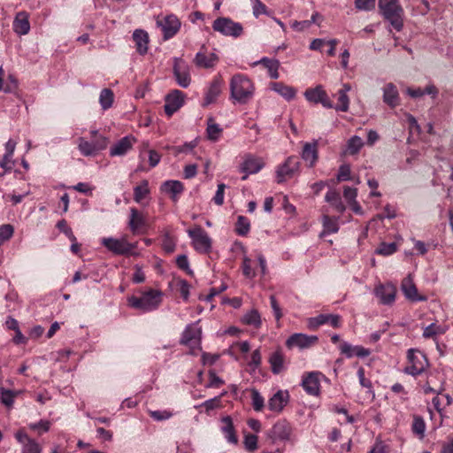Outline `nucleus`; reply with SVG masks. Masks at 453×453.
I'll use <instances>...</instances> for the list:
<instances>
[{
	"label": "nucleus",
	"instance_id": "nucleus-11",
	"mask_svg": "<svg viewBox=\"0 0 453 453\" xmlns=\"http://www.w3.org/2000/svg\"><path fill=\"white\" fill-rule=\"evenodd\" d=\"M401 290L405 298L411 302H425L427 300L426 296L418 294V288L411 275L406 276L402 280Z\"/></svg>",
	"mask_w": 453,
	"mask_h": 453
},
{
	"label": "nucleus",
	"instance_id": "nucleus-55",
	"mask_svg": "<svg viewBox=\"0 0 453 453\" xmlns=\"http://www.w3.org/2000/svg\"><path fill=\"white\" fill-rule=\"evenodd\" d=\"M252 3L253 15L257 18L261 14H266L267 7L260 0H250Z\"/></svg>",
	"mask_w": 453,
	"mask_h": 453
},
{
	"label": "nucleus",
	"instance_id": "nucleus-12",
	"mask_svg": "<svg viewBox=\"0 0 453 453\" xmlns=\"http://www.w3.org/2000/svg\"><path fill=\"white\" fill-rule=\"evenodd\" d=\"M185 94L178 89L169 93L165 96V112L167 116L171 117L184 104Z\"/></svg>",
	"mask_w": 453,
	"mask_h": 453
},
{
	"label": "nucleus",
	"instance_id": "nucleus-41",
	"mask_svg": "<svg viewBox=\"0 0 453 453\" xmlns=\"http://www.w3.org/2000/svg\"><path fill=\"white\" fill-rule=\"evenodd\" d=\"M149 193V182L148 180H143L134 188V199L136 203H141Z\"/></svg>",
	"mask_w": 453,
	"mask_h": 453
},
{
	"label": "nucleus",
	"instance_id": "nucleus-25",
	"mask_svg": "<svg viewBox=\"0 0 453 453\" xmlns=\"http://www.w3.org/2000/svg\"><path fill=\"white\" fill-rule=\"evenodd\" d=\"M383 101L391 108H395L399 104V93L395 84L388 83L384 86Z\"/></svg>",
	"mask_w": 453,
	"mask_h": 453
},
{
	"label": "nucleus",
	"instance_id": "nucleus-18",
	"mask_svg": "<svg viewBox=\"0 0 453 453\" xmlns=\"http://www.w3.org/2000/svg\"><path fill=\"white\" fill-rule=\"evenodd\" d=\"M201 334L202 330L197 324L188 325L182 333L180 343L190 347L196 346L200 342Z\"/></svg>",
	"mask_w": 453,
	"mask_h": 453
},
{
	"label": "nucleus",
	"instance_id": "nucleus-23",
	"mask_svg": "<svg viewBox=\"0 0 453 453\" xmlns=\"http://www.w3.org/2000/svg\"><path fill=\"white\" fill-rule=\"evenodd\" d=\"M17 441L23 445L21 453H41V447L23 431H18L15 434Z\"/></svg>",
	"mask_w": 453,
	"mask_h": 453
},
{
	"label": "nucleus",
	"instance_id": "nucleus-64",
	"mask_svg": "<svg viewBox=\"0 0 453 453\" xmlns=\"http://www.w3.org/2000/svg\"><path fill=\"white\" fill-rule=\"evenodd\" d=\"M244 444L247 449L253 451L257 449V437L254 434H248L245 436Z\"/></svg>",
	"mask_w": 453,
	"mask_h": 453
},
{
	"label": "nucleus",
	"instance_id": "nucleus-2",
	"mask_svg": "<svg viewBox=\"0 0 453 453\" xmlns=\"http://www.w3.org/2000/svg\"><path fill=\"white\" fill-rule=\"evenodd\" d=\"M163 293L157 289H149L142 292L140 296H130L127 299L128 305L143 312L154 311L162 303Z\"/></svg>",
	"mask_w": 453,
	"mask_h": 453
},
{
	"label": "nucleus",
	"instance_id": "nucleus-5",
	"mask_svg": "<svg viewBox=\"0 0 453 453\" xmlns=\"http://www.w3.org/2000/svg\"><path fill=\"white\" fill-rule=\"evenodd\" d=\"M188 236L192 239L195 250L200 253H208L211 248V240L208 234L201 227L196 226L188 230Z\"/></svg>",
	"mask_w": 453,
	"mask_h": 453
},
{
	"label": "nucleus",
	"instance_id": "nucleus-32",
	"mask_svg": "<svg viewBox=\"0 0 453 453\" xmlns=\"http://www.w3.org/2000/svg\"><path fill=\"white\" fill-rule=\"evenodd\" d=\"M325 199L339 213H342L346 207L342 201L340 193L334 189H330L326 194Z\"/></svg>",
	"mask_w": 453,
	"mask_h": 453
},
{
	"label": "nucleus",
	"instance_id": "nucleus-31",
	"mask_svg": "<svg viewBox=\"0 0 453 453\" xmlns=\"http://www.w3.org/2000/svg\"><path fill=\"white\" fill-rule=\"evenodd\" d=\"M302 158L309 164V166H313L318 159V144L317 142L312 143L306 142L303 145L302 151Z\"/></svg>",
	"mask_w": 453,
	"mask_h": 453
},
{
	"label": "nucleus",
	"instance_id": "nucleus-59",
	"mask_svg": "<svg viewBox=\"0 0 453 453\" xmlns=\"http://www.w3.org/2000/svg\"><path fill=\"white\" fill-rule=\"evenodd\" d=\"M355 6L360 11H370L375 7V0H356Z\"/></svg>",
	"mask_w": 453,
	"mask_h": 453
},
{
	"label": "nucleus",
	"instance_id": "nucleus-21",
	"mask_svg": "<svg viewBox=\"0 0 453 453\" xmlns=\"http://www.w3.org/2000/svg\"><path fill=\"white\" fill-rule=\"evenodd\" d=\"M342 354L345 355L348 358L353 357H368L371 351L362 346H353L347 342H341L339 346Z\"/></svg>",
	"mask_w": 453,
	"mask_h": 453
},
{
	"label": "nucleus",
	"instance_id": "nucleus-42",
	"mask_svg": "<svg viewBox=\"0 0 453 453\" xmlns=\"http://www.w3.org/2000/svg\"><path fill=\"white\" fill-rule=\"evenodd\" d=\"M114 100V94L110 88H104L99 96V103L104 110L111 107Z\"/></svg>",
	"mask_w": 453,
	"mask_h": 453
},
{
	"label": "nucleus",
	"instance_id": "nucleus-54",
	"mask_svg": "<svg viewBox=\"0 0 453 453\" xmlns=\"http://www.w3.org/2000/svg\"><path fill=\"white\" fill-rule=\"evenodd\" d=\"M17 393L11 390H2L1 394V402L7 407H11L13 404L14 398L16 397Z\"/></svg>",
	"mask_w": 453,
	"mask_h": 453
},
{
	"label": "nucleus",
	"instance_id": "nucleus-45",
	"mask_svg": "<svg viewBox=\"0 0 453 453\" xmlns=\"http://www.w3.org/2000/svg\"><path fill=\"white\" fill-rule=\"evenodd\" d=\"M412 431L414 434L423 438L426 431V424L422 417L415 415L412 422Z\"/></svg>",
	"mask_w": 453,
	"mask_h": 453
},
{
	"label": "nucleus",
	"instance_id": "nucleus-14",
	"mask_svg": "<svg viewBox=\"0 0 453 453\" xmlns=\"http://www.w3.org/2000/svg\"><path fill=\"white\" fill-rule=\"evenodd\" d=\"M321 373L319 372H311L303 374L302 386L304 391L311 395L317 396L320 392V378Z\"/></svg>",
	"mask_w": 453,
	"mask_h": 453
},
{
	"label": "nucleus",
	"instance_id": "nucleus-63",
	"mask_svg": "<svg viewBox=\"0 0 453 453\" xmlns=\"http://www.w3.org/2000/svg\"><path fill=\"white\" fill-rule=\"evenodd\" d=\"M338 181H344L350 180V168L347 165H343L340 167L337 174Z\"/></svg>",
	"mask_w": 453,
	"mask_h": 453
},
{
	"label": "nucleus",
	"instance_id": "nucleus-39",
	"mask_svg": "<svg viewBox=\"0 0 453 453\" xmlns=\"http://www.w3.org/2000/svg\"><path fill=\"white\" fill-rule=\"evenodd\" d=\"M206 132L208 139L212 142H216L221 135L222 128L219 127V125L214 122L213 119L210 118L208 119Z\"/></svg>",
	"mask_w": 453,
	"mask_h": 453
},
{
	"label": "nucleus",
	"instance_id": "nucleus-20",
	"mask_svg": "<svg viewBox=\"0 0 453 453\" xmlns=\"http://www.w3.org/2000/svg\"><path fill=\"white\" fill-rule=\"evenodd\" d=\"M289 400L288 391L279 390L268 400V409L274 412H280Z\"/></svg>",
	"mask_w": 453,
	"mask_h": 453
},
{
	"label": "nucleus",
	"instance_id": "nucleus-37",
	"mask_svg": "<svg viewBox=\"0 0 453 453\" xmlns=\"http://www.w3.org/2000/svg\"><path fill=\"white\" fill-rule=\"evenodd\" d=\"M78 148L81 153L86 157L96 155L102 150V146L94 147L92 142H88L82 137L78 140Z\"/></svg>",
	"mask_w": 453,
	"mask_h": 453
},
{
	"label": "nucleus",
	"instance_id": "nucleus-52",
	"mask_svg": "<svg viewBox=\"0 0 453 453\" xmlns=\"http://www.w3.org/2000/svg\"><path fill=\"white\" fill-rule=\"evenodd\" d=\"M396 251V244L395 242H382L377 250V253L383 256L392 255Z\"/></svg>",
	"mask_w": 453,
	"mask_h": 453
},
{
	"label": "nucleus",
	"instance_id": "nucleus-28",
	"mask_svg": "<svg viewBox=\"0 0 453 453\" xmlns=\"http://www.w3.org/2000/svg\"><path fill=\"white\" fill-rule=\"evenodd\" d=\"M133 39L135 42L136 50L139 54L144 55L148 51L149 35L142 29H136L133 33Z\"/></svg>",
	"mask_w": 453,
	"mask_h": 453
},
{
	"label": "nucleus",
	"instance_id": "nucleus-35",
	"mask_svg": "<svg viewBox=\"0 0 453 453\" xmlns=\"http://www.w3.org/2000/svg\"><path fill=\"white\" fill-rule=\"evenodd\" d=\"M272 372L274 374H279L284 370V356L280 350H276L272 353L269 357Z\"/></svg>",
	"mask_w": 453,
	"mask_h": 453
},
{
	"label": "nucleus",
	"instance_id": "nucleus-10",
	"mask_svg": "<svg viewBox=\"0 0 453 453\" xmlns=\"http://www.w3.org/2000/svg\"><path fill=\"white\" fill-rule=\"evenodd\" d=\"M304 96L307 101L313 104H321L325 108L332 109L334 105L329 99L326 92L323 87L319 85L313 88H308L304 92Z\"/></svg>",
	"mask_w": 453,
	"mask_h": 453
},
{
	"label": "nucleus",
	"instance_id": "nucleus-47",
	"mask_svg": "<svg viewBox=\"0 0 453 453\" xmlns=\"http://www.w3.org/2000/svg\"><path fill=\"white\" fill-rule=\"evenodd\" d=\"M363 145V140L359 136L354 135L348 141V152L350 155L357 154Z\"/></svg>",
	"mask_w": 453,
	"mask_h": 453
},
{
	"label": "nucleus",
	"instance_id": "nucleus-43",
	"mask_svg": "<svg viewBox=\"0 0 453 453\" xmlns=\"http://www.w3.org/2000/svg\"><path fill=\"white\" fill-rule=\"evenodd\" d=\"M242 322L249 326L259 327L261 325L260 314L257 310L248 311L242 318Z\"/></svg>",
	"mask_w": 453,
	"mask_h": 453
},
{
	"label": "nucleus",
	"instance_id": "nucleus-48",
	"mask_svg": "<svg viewBox=\"0 0 453 453\" xmlns=\"http://www.w3.org/2000/svg\"><path fill=\"white\" fill-rule=\"evenodd\" d=\"M252 406L256 411H260L265 406L264 397L257 389L251 391Z\"/></svg>",
	"mask_w": 453,
	"mask_h": 453
},
{
	"label": "nucleus",
	"instance_id": "nucleus-30",
	"mask_svg": "<svg viewBox=\"0 0 453 453\" xmlns=\"http://www.w3.org/2000/svg\"><path fill=\"white\" fill-rule=\"evenodd\" d=\"M128 226L133 234H137L142 227L146 226L145 218L135 208L130 209Z\"/></svg>",
	"mask_w": 453,
	"mask_h": 453
},
{
	"label": "nucleus",
	"instance_id": "nucleus-50",
	"mask_svg": "<svg viewBox=\"0 0 453 453\" xmlns=\"http://www.w3.org/2000/svg\"><path fill=\"white\" fill-rule=\"evenodd\" d=\"M162 247L166 253H173L175 250V241L168 233L163 236Z\"/></svg>",
	"mask_w": 453,
	"mask_h": 453
},
{
	"label": "nucleus",
	"instance_id": "nucleus-27",
	"mask_svg": "<svg viewBox=\"0 0 453 453\" xmlns=\"http://www.w3.org/2000/svg\"><path fill=\"white\" fill-rule=\"evenodd\" d=\"M339 218L330 217L327 214H323L321 223L323 230L319 237H324L326 234H336L339 231Z\"/></svg>",
	"mask_w": 453,
	"mask_h": 453
},
{
	"label": "nucleus",
	"instance_id": "nucleus-58",
	"mask_svg": "<svg viewBox=\"0 0 453 453\" xmlns=\"http://www.w3.org/2000/svg\"><path fill=\"white\" fill-rule=\"evenodd\" d=\"M242 273L249 279H252L256 275L255 271L251 267V260L247 257L242 261Z\"/></svg>",
	"mask_w": 453,
	"mask_h": 453
},
{
	"label": "nucleus",
	"instance_id": "nucleus-61",
	"mask_svg": "<svg viewBox=\"0 0 453 453\" xmlns=\"http://www.w3.org/2000/svg\"><path fill=\"white\" fill-rule=\"evenodd\" d=\"M209 378H210V381H209V383L206 386L207 388H219L220 386H222L224 384L223 380H221L215 373L214 371H210L209 372Z\"/></svg>",
	"mask_w": 453,
	"mask_h": 453
},
{
	"label": "nucleus",
	"instance_id": "nucleus-6",
	"mask_svg": "<svg viewBox=\"0 0 453 453\" xmlns=\"http://www.w3.org/2000/svg\"><path fill=\"white\" fill-rule=\"evenodd\" d=\"M409 365L405 368V372L413 376L422 373L427 366L426 356L418 350L409 349L408 351Z\"/></svg>",
	"mask_w": 453,
	"mask_h": 453
},
{
	"label": "nucleus",
	"instance_id": "nucleus-44",
	"mask_svg": "<svg viewBox=\"0 0 453 453\" xmlns=\"http://www.w3.org/2000/svg\"><path fill=\"white\" fill-rule=\"evenodd\" d=\"M163 188L167 193L178 195L183 191V185L179 180H167L163 184Z\"/></svg>",
	"mask_w": 453,
	"mask_h": 453
},
{
	"label": "nucleus",
	"instance_id": "nucleus-34",
	"mask_svg": "<svg viewBox=\"0 0 453 453\" xmlns=\"http://www.w3.org/2000/svg\"><path fill=\"white\" fill-rule=\"evenodd\" d=\"M254 65H263L268 71L269 75L272 79L279 78V67L280 61L275 58H263L260 60L254 63Z\"/></svg>",
	"mask_w": 453,
	"mask_h": 453
},
{
	"label": "nucleus",
	"instance_id": "nucleus-26",
	"mask_svg": "<svg viewBox=\"0 0 453 453\" xmlns=\"http://www.w3.org/2000/svg\"><path fill=\"white\" fill-rule=\"evenodd\" d=\"M222 80L219 78H216L211 81L204 96L203 106L209 105L216 101L222 91Z\"/></svg>",
	"mask_w": 453,
	"mask_h": 453
},
{
	"label": "nucleus",
	"instance_id": "nucleus-56",
	"mask_svg": "<svg viewBox=\"0 0 453 453\" xmlns=\"http://www.w3.org/2000/svg\"><path fill=\"white\" fill-rule=\"evenodd\" d=\"M150 416L154 420L163 421V420L169 419L173 416V413L171 411H165H165H150Z\"/></svg>",
	"mask_w": 453,
	"mask_h": 453
},
{
	"label": "nucleus",
	"instance_id": "nucleus-33",
	"mask_svg": "<svg viewBox=\"0 0 453 453\" xmlns=\"http://www.w3.org/2000/svg\"><path fill=\"white\" fill-rule=\"evenodd\" d=\"M271 88L284 97L286 100H291L296 96V90L282 82H272L270 84Z\"/></svg>",
	"mask_w": 453,
	"mask_h": 453
},
{
	"label": "nucleus",
	"instance_id": "nucleus-60",
	"mask_svg": "<svg viewBox=\"0 0 453 453\" xmlns=\"http://www.w3.org/2000/svg\"><path fill=\"white\" fill-rule=\"evenodd\" d=\"M357 196V188H353L350 187H344L343 196L349 204L356 202Z\"/></svg>",
	"mask_w": 453,
	"mask_h": 453
},
{
	"label": "nucleus",
	"instance_id": "nucleus-4",
	"mask_svg": "<svg viewBox=\"0 0 453 453\" xmlns=\"http://www.w3.org/2000/svg\"><path fill=\"white\" fill-rule=\"evenodd\" d=\"M212 28L214 31L225 36H232L234 38L241 36L243 33V27L241 23L234 22L226 17L216 19L212 23Z\"/></svg>",
	"mask_w": 453,
	"mask_h": 453
},
{
	"label": "nucleus",
	"instance_id": "nucleus-1",
	"mask_svg": "<svg viewBox=\"0 0 453 453\" xmlns=\"http://www.w3.org/2000/svg\"><path fill=\"white\" fill-rule=\"evenodd\" d=\"M230 98L235 104H245L251 100L255 92L252 81L242 73L234 74L229 82Z\"/></svg>",
	"mask_w": 453,
	"mask_h": 453
},
{
	"label": "nucleus",
	"instance_id": "nucleus-36",
	"mask_svg": "<svg viewBox=\"0 0 453 453\" xmlns=\"http://www.w3.org/2000/svg\"><path fill=\"white\" fill-rule=\"evenodd\" d=\"M446 331V326L432 323L424 328L423 337L426 339H435L438 335L443 334Z\"/></svg>",
	"mask_w": 453,
	"mask_h": 453
},
{
	"label": "nucleus",
	"instance_id": "nucleus-57",
	"mask_svg": "<svg viewBox=\"0 0 453 453\" xmlns=\"http://www.w3.org/2000/svg\"><path fill=\"white\" fill-rule=\"evenodd\" d=\"M357 376L359 379L360 385L364 388H368L369 392L372 393V396H374L373 392L372 391V382L370 380L366 379L365 376V369L360 367L357 371Z\"/></svg>",
	"mask_w": 453,
	"mask_h": 453
},
{
	"label": "nucleus",
	"instance_id": "nucleus-24",
	"mask_svg": "<svg viewBox=\"0 0 453 453\" xmlns=\"http://www.w3.org/2000/svg\"><path fill=\"white\" fill-rule=\"evenodd\" d=\"M324 324H330L333 327L341 326V317L335 314H320L310 319V326H319Z\"/></svg>",
	"mask_w": 453,
	"mask_h": 453
},
{
	"label": "nucleus",
	"instance_id": "nucleus-46",
	"mask_svg": "<svg viewBox=\"0 0 453 453\" xmlns=\"http://www.w3.org/2000/svg\"><path fill=\"white\" fill-rule=\"evenodd\" d=\"M250 228V224L249 219L244 216H239L236 223V233L239 235L244 236L249 233Z\"/></svg>",
	"mask_w": 453,
	"mask_h": 453
},
{
	"label": "nucleus",
	"instance_id": "nucleus-62",
	"mask_svg": "<svg viewBox=\"0 0 453 453\" xmlns=\"http://www.w3.org/2000/svg\"><path fill=\"white\" fill-rule=\"evenodd\" d=\"M226 185L220 183L218 185V189L213 197V201L217 205H222L224 203V193H225Z\"/></svg>",
	"mask_w": 453,
	"mask_h": 453
},
{
	"label": "nucleus",
	"instance_id": "nucleus-51",
	"mask_svg": "<svg viewBox=\"0 0 453 453\" xmlns=\"http://www.w3.org/2000/svg\"><path fill=\"white\" fill-rule=\"evenodd\" d=\"M349 106V99L348 95L338 92V104L334 107L336 111L343 112L348 111Z\"/></svg>",
	"mask_w": 453,
	"mask_h": 453
},
{
	"label": "nucleus",
	"instance_id": "nucleus-16",
	"mask_svg": "<svg viewBox=\"0 0 453 453\" xmlns=\"http://www.w3.org/2000/svg\"><path fill=\"white\" fill-rule=\"evenodd\" d=\"M319 338L315 335H307L304 334H294L288 337L286 345L288 348L297 347L299 349H307L318 342Z\"/></svg>",
	"mask_w": 453,
	"mask_h": 453
},
{
	"label": "nucleus",
	"instance_id": "nucleus-13",
	"mask_svg": "<svg viewBox=\"0 0 453 453\" xmlns=\"http://www.w3.org/2000/svg\"><path fill=\"white\" fill-rule=\"evenodd\" d=\"M375 296L380 299V303L391 305L395 303L396 288L392 283L380 284L374 289Z\"/></svg>",
	"mask_w": 453,
	"mask_h": 453
},
{
	"label": "nucleus",
	"instance_id": "nucleus-15",
	"mask_svg": "<svg viewBox=\"0 0 453 453\" xmlns=\"http://www.w3.org/2000/svg\"><path fill=\"white\" fill-rule=\"evenodd\" d=\"M218 60V56L213 52H208L206 46L203 45L196 53L194 63L200 68H212L216 65Z\"/></svg>",
	"mask_w": 453,
	"mask_h": 453
},
{
	"label": "nucleus",
	"instance_id": "nucleus-40",
	"mask_svg": "<svg viewBox=\"0 0 453 453\" xmlns=\"http://www.w3.org/2000/svg\"><path fill=\"white\" fill-rule=\"evenodd\" d=\"M173 73L176 77L177 82L180 87H188V85L190 84V76L187 71L181 70L180 66L176 64L173 67Z\"/></svg>",
	"mask_w": 453,
	"mask_h": 453
},
{
	"label": "nucleus",
	"instance_id": "nucleus-49",
	"mask_svg": "<svg viewBox=\"0 0 453 453\" xmlns=\"http://www.w3.org/2000/svg\"><path fill=\"white\" fill-rule=\"evenodd\" d=\"M14 228L10 224H5L0 226V246L12 236Z\"/></svg>",
	"mask_w": 453,
	"mask_h": 453
},
{
	"label": "nucleus",
	"instance_id": "nucleus-7",
	"mask_svg": "<svg viewBox=\"0 0 453 453\" xmlns=\"http://www.w3.org/2000/svg\"><path fill=\"white\" fill-rule=\"evenodd\" d=\"M102 244L116 255L129 254L132 250L135 248V245L128 242L126 238H104L102 240Z\"/></svg>",
	"mask_w": 453,
	"mask_h": 453
},
{
	"label": "nucleus",
	"instance_id": "nucleus-22",
	"mask_svg": "<svg viewBox=\"0 0 453 453\" xmlns=\"http://www.w3.org/2000/svg\"><path fill=\"white\" fill-rule=\"evenodd\" d=\"M135 142V138L132 135L125 136L111 146L110 155L111 157L123 156L130 150Z\"/></svg>",
	"mask_w": 453,
	"mask_h": 453
},
{
	"label": "nucleus",
	"instance_id": "nucleus-29",
	"mask_svg": "<svg viewBox=\"0 0 453 453\" xmlns=\"http://www.w3.org/2000/svg\"><path fill=\"white\" fill-rule=\"evenodd\" d=\"M13 30L20 35L28 34L30 24L26 12H19L13 21Z\"/></svg>",
	"mask_w": 453,
	"mask_h": 453
},
{
	"label": "nucleus",
	"instance_id": "nucleus-19",
	"mask_svg": "<svg viewBox=\"0 0 453 453\" xmlns=\"http://www.w3.org/2000/svg\"><path fill=\"white\" fill-rule=\"evenodd\" d=\"M299 162L296 157H288L277 170V182L281 183L291 178L298 169Z\"/></svg>",
	"mask_w": 453,
	"mask_h": 453
},
{
	"label": "nucleus",
	"instance_id": "nucleus-17",
	"mask_svg": "<svg viewBox=\"0 0 453 453\" xmlns=\"http://www.w3.org/2000/svg\"><path fill=\"white\" fill-rule=\"evenodd\" d=\"M263 166L264 162L261 158L256 157L250 154L246 155L242 164L240 166L241 172L245 173V175L242 177V180H245L249 174L258 173L263 168Z\"/></svg>",
	"mask_w": 453,
	"mask_h": 453
},
{
	"label": "nucleus",
	"instance_id": "nucleus-53",
	"mask_svg": "<svg viewBox=\"0 0 453 453\" xmlns=\"http://www.w3.org/2000/svg\"><path fill=\"white\" fill-rule=\"evenodd\" d=\"M220 398L221 396H216L214 398L209 399L199 405V407H203L205 411L209 413L211 411L220 406ZM196 408H198V406H196Z\"/></svg>",
	"mask_w": 453,
	"mask_h": 453
},
{
	"label": "nucleus",
	"instance_id": "nucleus-38",
	"mask_svg": "<svg viewBox=\"0 0 453 453\" xmlns=\"http://www.w3.org/2000/svg\"><path fill=\"white\" fill-rule=\"evenodd\" d=\"M222 431L225 434L226 439L231 443L237 442V436L235 435L232 419L229 416L222 418Z\"/></svg>",
	"mask_w": 453,
	"mask_h": 453
},
{
	"label": "nucleus",
	"instance_id": "nucleus-3",
	"mask_svg": "<svg viewBox=\"0 0 453 453\" xmlns=\"http://www.w3.org/2000/svg\"><path fill=\"white\" fill-rule=\"evenodd\" d=\"M379 8L395 29L400 31L403 28V10L398 0H379Z\"/></svg>",
	"mask_w": 453,
	"mask_h": 453
},
{
	"label": "nucleus",
	"instance_id": "nucleus-8",
	"mask_svg": "<svg viewBox=\"0 0 453 453\" xmlns=\"http://www.w3.org/2000/svg\"><path fill=\"white\" fill-rule=\"evenodd\" d=\"M267 434L273 442L289 441L292 427L286 420H279L273 426Z\"/></svg>",
	"mask_w": 453,
	"mask_h": 453
},
{
	"label": "nucleus",
	"instance_id": "nucleus-9",
	"mask_svg": "<svg viewBox=\"0 0 453 453\" xmlns=\"http://www.w3.org/2000/svg\"><path fill=\"white\" fill-rule=\"evenodd\" d=\"M157 25L162 28L165 40L172 38L180 28V21L173 14H169L162 19H157Z\"/></svg>",
	"mask_w": 453,
	"mask_h": 453
}]
</instances>
